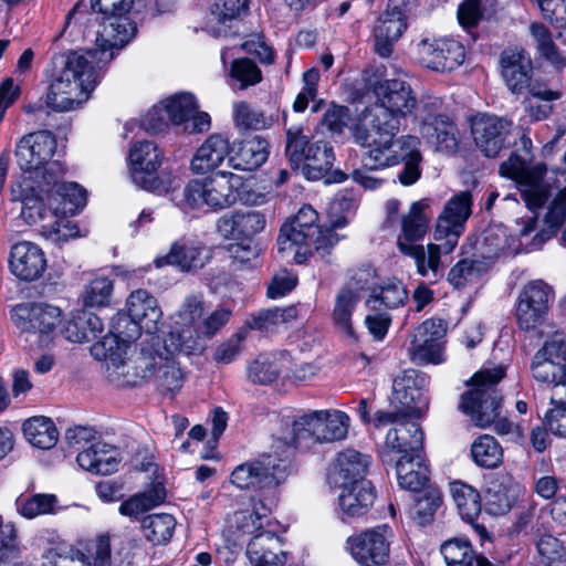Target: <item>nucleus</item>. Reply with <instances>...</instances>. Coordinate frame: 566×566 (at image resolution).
Instances as JSON below:
<instances>
[{
  "label": "nucleus",
  "instance_id": "obj_37",
  "mask_svg": "<svg viewBox=\"0 0 566 566\" xmlns=\"http://www.w3.org/2000/svg\"><path fill=\"white\" fill-rule=\"evenodd\" d=\"M374 501L375 491L370 481L358 479L353 483H342L338 509L344 521L366 514Z\"/></svg>",
  "mask_w": 566,
  "mask_h": 566
},
{
  "label": "nucleus",
  "instance_id": "obj_25",
  "mask_svg": "<svg viewBox=\"0 0 566 566\" xmlns=\"http://www.w3.org/2000/svg\"><path fill=\"white\" fill-rule=\"evenodd\" d=\"M11 317L21 332L51 335L63 319V311L49 302H28L12 308Z\"/></svg>",
  "mask_w": 566,
  "mask_h": 566
},
{
  "label": "nucleus",
  "instance_id": "obj_60",
  "mask_svg": "<svg viewBox=\"0 0 566 566\" xmlns=\"http://www.w3.org/2000/svg\"><path fill=\"white\" fill-rule=\"evenodd\" d=\"M471 455L476 465L493 469L502 463L503 449L494 437L482 434L473 441Z\"/></svg>",
  "mask_w": 566,
  "mask_h": 566
},
{
  "label": "nucleus",
  "instance_id": "obj_5",
  "mask_svg": "<svg viewBox=\"0 0 566 566\" xmlns=\"http://www.w3.org/2000/svg\"><path fill=\"white\" fill-rule=\"evenodd\" d=\"M153 340L148 349L147 382L153 384L161 395L175 396L186 381V373L176 359L177 355L199 354L201 346L192 338L181 343L177 335H165Z\"/></svg>",
  "mask_w": 566,
  "mask_h": 566
},
{
  "label": "nucleus",
  "instance_id": "obj_3",
  "mask_svg": "<svg viewBox=\"0 0 566 566\" xmlns=\"http://www.w3.org/2000/svg\"><path fill=\"white\" fill-rule=\"evenodd\" d=\"M96 46L80 54L70 53L53 80L46 94L45 103L56 112H70L81 107L95 88L98 75L95 65L102 67L108 62L99 61L101 52Z\"/></svg>",
  "mask_w": 566,
  "mask_h": 566
},
{
  "label": "nucleus",
  "instance_id": "obj_4",
  "mask_svg": "<svg viewBox=\"0 0 566 566\" xmlns=\"http://www.w3.org/2000/svg\"><path fill=\"white\" fill-rule=\"evenodd\" d=\"M11 199L20 203V218L30 226L40 224L41 234L55 244H62L84 234L70 219H55L46 203L45 181L22 176L11 186Z\"/></svg>",
  "mask_w": 566,
  "mask_h": 566
},
{
  "label": "nucleus",
  "instance_id": "obj_43",
  "mask_svg": "<svg viewBox=\"0 0 566 566\" xmlns=\"http://www.w3.org/2000/svg\"><path fill=\"white\" fill-rule=\"evenodd\" d=\"M396 479L400 489L420 492L430 486L429 468L421 453L403 454L396 462Z\"/></svg>",
  "mask_w": 566,
  "mask_h": 566
},
{
  "label": "nucleus",
  "instance_id": "obj_29",
  "mask_svg": "<svg viewBox=\"0 0 566 566\" xmlns=\"http://www.w3.org/2000/svg\"><path fill=\"white\" fill-rule=\"evenodd\" d=\"M418 53L424 66L439 72L452 71L465 59L462 43L451 38L424 39L418 44Z\"/></svg>",
  "mask_w": 566,
  "mask_h": 566
},
{
  "label": "nucleus",
  "instance_id": "obj_50",
  "mask_svg": "<svg viewBox=\"0 0 566 566\" xmlns=\"http://www.w3.org/2000/svg\"><path fill=\"white\" fill-rule=\"evenodd\" d=\"M104 329L102 319L87 311H80L62 329L65 339L72 343H87L95 339Z\"/></svg>",
  "mask_w": 566,
  "mask_h": 566
},
{
  "label": "nucleus",
  "instance_id": "obj_41",
  "mask_svg": "<svg viewBox=\"0 0 566 566\" xmlns=\"http://www.w3.org/2000/svg\"><path fill=\"white\" fill-rule=\"evenodd\" d=\"M209 260V251L199 243L190 241L175 242L166 255L155 259L156 268L175 265L181 271H192L205 266Z\"/></svg>",
  "mask_w": 566,
  "mask_h": 566
},
{
  "label": "nucleus",
  "instance_id": "obj_53",
  "mask_svg": "<svg viewBox=\"0 0 566 566\" xmlns=\"http://www.w3.org/2000/svg\"><path fill=\"white\" fill-rule=\"evenodd\" d=\"M25 439L35 448L48 450L59 441V430L52 419L38 416L32 417L23 423Z\"/></svg>",
  "mask_w": 566,
  "mask_h": 566
},
{
  "label": "nucleus",
  "instance_id": "obj_47",
  "mask_svg": "<svg viewBox=\"0 0 566 566\" xmlns=\"http://www.w3.org/2000/svg\"><path fill=\"white\" fill-rule=\"evenodd\" d=\"M274 501L264 502L262 499H254L251 510L237 512L234 523L240 532L252 535L261 534L265 531H272L271 513Z\"/></svg>",
  "mask_w": 566,
  "mask_h": 566
},
{
  "label": "nucleus",
  "instance_id": "obj_62",
  "mask_svg": "<svg viewBox=\"0 0 566 566\" xmlns=\"http://www.w3.org/2000/svg\"><path fill=\"white\" fill-rule=\"evenodd\" d=\"M175 526V517L166 513L148 515L142 522L145 537L156 545L168 542L172 536Z\"/></svg>",
  "mask_w": 566,
  "mask_h": 566
},
{
  "label": "nucleus",
  "instance_id": "obj_22",
  "mask_svg": "<svg viewBox=\"0 0 566 566\" xmlns=\"http://www.w3.org/2000/svg\"><path fill=\"white\" fill-rule=\"evenodd\" d=\"M512 128V120L493 114L480 113L470 119L473 142L486 157L500 154L507 144Z\"/></svg>",
  "mask_w": 566,
  "mask_h": 566
},
{
  "label": "nucleus",
  "instance_id": "obj_36",
  "mask_svg": "<svg viewBox=\"0 0 566 566\" xmlns=\"http://www.w3.org/2000/svg\"><path fill=\"white\" fill-rule=\"evenodd\" d=\"M231 142L221 133L209 135L197 148L190 168L195 174L202 175L220 167L231 156Z\"/></svg>",
  "mask_w": 566,
  "mask_h": 566
},
{
  "label": "nucleus",
  "instance_id": "obj_51",
  "mask_svg": "<svg viewBox=\"0 0 566 566\" xmlns=\"http://www.w3.org/2000/svg\"><path fill=\"white\" fill-rule=\"evenodd\" d=\"M440 552L447 566H497L486 557L476 554L467 539L446 541L441 545Z\"/></svg>",
  "mask_w": 566,
  "mask_h": 566
},
{
  "label": "nucleus",
  "instance_id": "obj_2",
  "mask_svg": "<svg viewBox=\"0 0 566 566\" xmlns=\"http://www.w3.org/2000/svg\"><path fill=\"white\" fill-rule=\"evenodd\" d=\"M472 200L469 192L452 197L437 218L433 239L440 243L427 247L416 243H400V252L415 260L417 272L421 276H437L441 266V253H451L462 235L465 222L471 214Z\"/></svg>",
  "mask_w": 566,
  "mask_h": 566
},
{
  "label": "nucleus",
  "instance_id": "obj_24",
  "mask_svg": "<svg viewBox=\"0 0 566 566\" xmlns=\"http://www.w3.org/2000/svg\"><path fill=\"white\" fill-rule=\"evenodd\" d=\"M56 151V139L52 133L40 130L22 136L15 145L18 166L28 176L45 170Z\"/></svg>",
  "mask_w": 566,
  "mask_h": 566
},
{
  "label": "nucleus",
  "instance_id": "obj_6",
  "mask_svg": "<svg viewBox=\"0 0 566 566\" xmlns=\"http://www.w3.org/2000/svg\"><path fill=\"white\" fill-rule=\"evenodd\" d=\"M318 214L307 205L300 208L296 216L285 222L277 238L279 252L282 256L293 255V260L301 264L312 249L327 250L337 243L338 237L329 227L317 226Z\"/></svg>",
  "mask_w": 566,
  "mask_h": 566
},
{
  "label": "nucleus",
  "instance_id": "obj_63",
  "mask_svg": "<svg viewBox=\"0 0 566 566\" xmlns=\"http://www.w3.org/2000/svg\"><path fill=\"white\" fill-rule=\"evenodd\" d=\"M233 119L240 129H265L272 126L273 118L262 111L251 107L245 102L233 104Z\"/></svg>",
  "mask_w": 566,
  "mask_h": 566
},
{
  "label": "nucleus",
  "instance_id": "obj_45",
  "mask_svg": "<svg viewBox=\"0 0 566 566\" xmlns=\"http://www.w3.org/2000/svg\"><path fill=\"white\" fill-rule=\"evenodd\" d=\"M385 444L390 450L403 454L421 453L423 432L418 422L407 417L397 427L388 430Z\"/></svg>",
  "mask_w": 566,
  "mask_h": 566
},
{
  "label": "nucleus",
  "instance_id": "obj_20",
  "mask_svg": "<svg viewBox=\"0 0 566 566\" xmlns=\"http://www.w3.org/2000/svg\"><path fill=\"white\" fill-rule=\"evenodd\" d=\"M394 537L389 525H378L348 537L346 547L359 565L382 566L389 560Z\"/></svg>",
  "mask_w": 566,
  "mask_h": 566
},
{
  "label": "nucleus",
  "instance_id": "obj_23",
  "mask_svg": "<svg viewBox=\"0 0 566 566\" xmlns=\"http://www.w3.org/2000/svg\"><path fill=\"white\" fill-rule=\"evenodd\" d=\"M447 323L441 318H428L412 335L410 357L418 364H440L444 360Z\"/></svg>",
  "mask_w": 566,
  "mask_h": 566
},
{
  "label": "nucleus",
  "instance_id": "obj_49",
  "mask_svg": "<svg viewBox=\"0 0 566 566\" xmlns=\"http://www.w3.org/2000/svg\"><path fill=\"white\" fill-rule=\"evenodd\" d=\"M369 457L354 449H346L337 453L333 473L336 482L353 483L355 480L364 479L369 465Z\"/></svg>",
  "mask_w": 566,
  "mask_h": 566
},
{
  "label": "nucleus",
  "instance_id": "obj_35",
  "mask_svg": "<svg viewBox=\"0 0 566 566\" xmlns=\"http://www.w3.org/2000/svg\"><path fill=\"white\" fill-rule=\"evenodd\" d=\"M501 74L505 85L513 94H522L530 86L532 60L524 50L513 48L501 55Z\"/></svg>",
  "mask_w": 566,
  "mask_h": 566
},
{
  "label": "nucleus",
  "instance_id": "obj_33",
  "mask_svg": "<svg viewBox=\"0 0 566 566\" xmlns=\"http://www.w3.org/2000/svg\"><path fill=\"white\" fill-rule=\"evenodd\" d=\"M245 555L251 566H284L287 562L282 539L273 531L251 537Z\"/></svg>",
  "mask_w": 566,
  "mask_h": 566
},
{
  "label": "nucleus",
  "instance_id": "obj_64",
  "mask_svg": "<svg viewBox=\"0 0 566 566\" xmlns=\"http://www.w3.org/2000/svg\"><path fill=\"white\" fill-rule=\"evenodd\" d=\"M113 281L104 275L92 279L83 292V301L86 306L104 307L111 302L113 293Z\"/></svg>",
  "mask_w": 566,
  "mask_h": 566
},
{
  "label": "nucleus",
  "instance_id": "obj_32",
  "mask_svg": "<svg viewBox=\"0 0 566 566\" xmlns=\"http://www.w3.org/2000/svg\"><path fill=\"white\" fill-rule=\"evenodd\" d=\"M368 272H360L339 290L335 296L332 318L334 325L349 337H354L352 316L360 298V292L365 289Z\"/></svg>",
  "mask_w": 566,
  "mask_h": 566
},
{
  "label": "nucleus",
  "instance_id": "obj_30",
  "mask_svg": "<svg viewBox=\"0 0 566 566\" xmlns=\"http://www.w3.org/2000/svg\"><path fill=\"white\" fill-rule=\"evenodd\" d=\"M266 227V217L258 210H235L221 216L216 224L227 240L250 241Z\"/></svg>",
  "mask_w": 566,
  "mask_h": 566
},
{
  "label": "nucleus",
  "instance_id": "obj_19",
  "mask_svg": "<svg viewBox=\"0 0 566 566\" xmlns=\"http://www.w3.org/2000/svg\"><path fill=\"white\" fill-rule=\"evenodd\" d=\"M290 454L284 450V458L277 459L263 454L259 459L238 465L231 473L230 481L239 489L245 490L274 488L287 475Z\"/></svg>",
  "mask_w": 566,
  "mask_h": 566
},
{
  "label": "nucleus",
  "instance_id": "obj_13",
  "mask_svg": "<svg viewBox=\"0 0 566 566\" xmlns=\"http://www.w3.org/2000/svg\"><path fill=\"white\" fill-rule=\"evenodd\" d=\"M168 120L174 125H182L190 134L205 133L211 127V117L198 111L196 97L190 93H178L154 106L144 118V126L151 132H161Z\"/></svg>",
  "mask_w": 566,
  "mask_h": 566
},
{
  "label": "nucleus",
  "instance_id": "obj_56",
  "mask_svg": "<svg viewBox=\"0 0 566 566\" xmlns=\"http://www.w3.org/2000/svg\"><path fill=\"white\" fill-rule=\"evenodd\" d=\"M296 316V308L293 306L266 308L250 315L245 326L261 332H274L286 323L294 321Z\"/></svg>",
  "mask_w": 566,
  "mask_h": 566
},
{
  "label": "nucleus",
  "instance_id": "obj_40",
  "mask_svg": "<svg viewBox=\"0 0 566 566\" xmlns=\"http://www.w3.org/2000/svg\"><path fill=\"white\" fill-rule=\"evenodd\" d=\"M407 22L403 13L394 8L385 11L374 27V48L378 55L388 57L392 53L394 44L400 39Z\"/></svg>",
  "mask_w": 566,
  "mask_h": 566
},
{
  "label": "nucleus",
  "instance_id": "obj_55",
  "mask_svg": "<svg viewBox=\"0 0 566 566\" xmlns=\"http://www.w3.org/2000/svg\"><path fill=\"white\" fill-rule=\"evenodd\" d=\"M166 499V490L161 483H154L140 493L132 495L119 506V513L128 517L140 514L160 505Z\"/></svg>",
  "mask_w": 566,
  "mask_h": 566
},
{
  "label": "nucleus",
  "instance_id": "obj_42",
  "mask_svg": "<svg viewBox=\"0 0 566 566\" xmlns=\"http://www.w3.org/2000/svg\"><path fill=\"white\" fill-rule=\"evenodd\" d=\"M229 166L237 170L252 171L261 167L269 157V143L260 137L231 143Z\"/></svg>",
  "mask_w": 566,
  "mask_h": 566
},
{
  "label": "nucleus",
  "instance_id": "obj_16",
  "mask_svg": "<svg viewBox=\"0 0 566 566\" xmlns=\"http://www.w3.org/2000/svg\"><path fill=\"white\" fill-rule=\"evenodd\" d=\"M504 373L502 366L481 369L471 379L474 388L461 397L460 409L481 428L492 424L499 417L501 398L494 386L504 377Z\"/></svg>",
  "mask_w": 566,
  "mask_h": 566
},
{
  "label": "nucleus",
  "instance_id": "obj_18",
  "mask_svg": "<svg viewBox=\"0 0 566 566\" xmlns=\"http://www.w3.org/2000/svg\"><path fill=\"white\" fill-rule=\"evenodd\" d=\"M127 315L119 314L115 318L112 334L120 335L126 342H133L140 336V331L153 334L158 329L163 311L157 298L148 291H133L126 301Z\"/></svg>",
  "mask_w": 566,
  "mask_h": 566
},
{
  "label": "nucleus",
  "instance_id": "obj_54",
  "mask_svg": "<svg viewBox=\"0 0 566 566\" xmlns=\"http://www.w3.org/2000/svg\"><path fill=\"white\" fill-rule=\"evenodd\" d=\"M75 547L85 566H112L111 536L106 533L80 541Z\"/></svg>",
  "mask_w": 566,
  "mask_h": 566
},
{
  "label": "nucleus",
  "instance_id": "obj_34",
  "mask_svg": "<svg viewBox=\"0 0 566 566\" xmlns=\"http://www.w3.org/2000/svg\"><path fill=\"white\" fill-rule=\"evenodd\" d=\"M11 272L23 281L39 279L46 268V259L39 245L30 241L15 243L10 253Z\"/></svg>",
  "mask_w": 566,
  "mask_h": 566
},
{
  "label": "nucleus",
  "instance_id": "obj_15",
  "mask_svg": "<svg viewBox=\"0 0 566 566\" xmlns=\"http://www.w3.org/2000/svg\"><path fill=\"white\" fill-rule=\"evenodd\" d=\"M441 105L438 97H422L416 122L426 145L434 153L449 156L458 151L461 134L449 116L439 113Z\"/></svg>",
  "mask_w": 566,
  "mask_h": 566
},
{
  "label": "nucleus",
  "instance_id": "obj_38",
  "mask_svg": "<svg viewBox=\"0 0 566 566\" xmlns=\"http://www.w3.org/2000/svg\"><path fill=\"white\" fill-rule=\"evenodd\" d=\"M203 296H187L174 316L176 331L170 332L167 335H177L181 343L192 338L199 342L202 352L205 345L200 340V323L203 321Z\"/></svg>",
  "mask_w": 566,
  "mask_h": 566
},
{
  "label": "nucleus",
  "instance_id": "obj_17",
  "mask_svg": "<svg viewBox=\"0 0 566 566\" xmlns=\"http://www.w3.org/2000/svg\"><path fill=\"white\" fill-rule=\"evenodd\" d=\"M286 156L293 166L302 167L308 180L321 179L333 167L335 156L326 142L311 143L301 126H292L286 130Z\"/></svg>",
  "mask_w": 566,
  "mask_h": 566
},
{
  "label": "nucleus",
  "instance_id": "obj_58",
  "mask_svg": "<svg viewBox=\"0 0 566 566\" xmlns=\"http://www.w3.org/2000/svg\"><path fill=\"white\" fill-rule=\"evenodd\" d=\"M528 31L539 55L556 69H563L566 57L554 43L549 29L542 22L535 21L530 24Z\"/></svg>",
  "mask_w": 566,
  "mask_h": 566
},
{
  "label": "nucleus",
  "instance_id": "obj_52",
  "mask_svg": "<svg viewBox=\"0 0 566 566\" xmlns=\"http://www.w3.org/2000/svg\"><path fill=\"white\" fill-rule=\"evenodd\" d=\"M392 388L394 398L401 405L407 417H420L427 410L428 399L411 377L396 379Z\"/></svg>",
  "mask_w": 566,
  "mask_h": 566
},
{
  "label": "nucleus",
  "instance_id": "obj_10",
  "mask_svg": "<svg viewBox=\"0 0 566 566\" xmlns=\"http://www.w3.org/2000/svg\"><path fill=\"white\" fill-rule=\"evenodd\" d=\"M369 150L363 157L365 169L375 170L395 166L400 161L405 163L402 171L398 175L403 186L413 185L421 176L420 163V139L412 135H405L397 139L389 138L387 143L377 140L375 144H359Z\"/></svg>",
  "mask_w": 566,
  "mask_h": 566
},
{
  "label": "nucleus",
  "instance_id": "obj_59",
  "mask_svg": "<svg viewBox=\"0 0 566 566\" xmlns=\"http://www.w3.org/2000/svg\"><path fill=\"white\" fill-rule=\"evenodd\" d=\"M450 493L461 517L473 522L481 512L479 492L467 483L454 481L450 483Z\"/></svg>",
  "mask_w": 566,
  "mask_h": 566
},
{
  "label": "nucleus",
  "instance_id": "obj_46",
  "mask_svg": "<svg viewBox=\"0 0 566 566\" xmlns=\"http://www.w3.org/2000/svg\"><path fill=\"white\" fill-rule=\"evenodd\" d=\"M248 0H216L207 22L208 32L214 36L227 35L230 23L248 12Z\"/></svg>",
  "mask_w": 566,
  "mask_h": 566
},
{
  "label": "nucleus",
  "instance_id": "obj_14",
  "mask_svg": "<svg viewBox=\"0 0 566 566\" xmlns=\"http://www.w3.org/2000/svg\"><path fill=\"white\" fill-rule=\"evenodd\" d=\"M552 191L539 207L530 208V214L517 224L518 233L526 237L536 231V243H541L563 226L566 220V171L553 172Z\"/></svg>",
  "mask_w": 566,
  "mask_h": 566
},
{
  "label": "nucleus",
  "instance_id": "obj_44",
  "mask_svg": "<svg viewBox=\"0 0 566 566\" xmlns=\"http://www.w3.org/2000/svg\"><path fill=\"white\" fill-rule=\"evenodd\" d=\"M521 485L509 475L491 480L485 491V509L492 515H503L515 504Z\"/></svg>",
  "mask_w": 566,
  "mask_h": 566
},
{
  "label": "nucleus",
  "instance_id": "obj_61",
  "mask_svg": "<svg viewBox=\"0 0 566 566\" xmlns=\"http://www.w3.org/2000/svg\"><path fill=\"white\" fill-rule=\"evenodd\" d=\"M407 292L402 284L396 280H389L378 289H374L366 301L367 310L374 311L377 307L395 308L403 304Z\"/></svg>",
  "mask_w": 566,
  "mask_h": 566
},
{
  "label": "nucleus",
  "instance_id": "obj_39",
  "mask_svg": "<svg viewBox=\"0 0 566 566\" xmlns=\"http://www.w3.org/2000/svg\"><path fill=\"white\" fill-rule=\"evenodd\" d=\"M76 461L88 472L108 475L118 470L122 457L116 447L94 441L77 454Z\"/></svg>",
  "mask_w": 566,
  "mask_h": 566
},
{
  "label": "nucleus",
  "instance_id": "obj_7",
  "mask_svg": "<svg viewBox=\"0 0 566 566\" xmlns=\"http://www.w3.org/2000/svg\"><path fill=\"white\" fill-rule=\"evenodd\" d=\"M129 343L120 335L108 333L91 347L94 358L105 361L106 377L117 387L140 386L147 382L148 349L142 348L125 358Z\"/></svg>",
  "mask_w": 566,
  "mask_h": 566
},
{
  "label": "nucleus",
  "instance_id": "obj_26",
  "mask_svg": "<svg viewBox=\"0 0 566 566\" xmlns=\"http://www.w3.org/2000/svg\"><path fill=\"white\" fill-rule=\"evenodd\" d=\"M163 161V153L150 140L137 142L129 150V175L133 182L142 189L160 191L161 185L156 176Z\"/></svg>",
  "mask_w": 566,
  "mask_h": 566
},
{
  "label": "nucleus",
  "instance_id": "obj_8",
  "mask_svg": "<svg viewBox=\"0 0 566 566\" xmlns=\"http://www.w3.org/2000/svg\"><path fill=\"white\" fill-rule=\"evenodd\" d=\"M520 147L523 154L513 151L510 157L500 165V175L512 179L521 193L525 205L530 208L539 207L552 191L553 178L543 163L531 165L532 140L525 134L520 138Z\"/></svg>",
  "mask_w": 566,
  "mask_h": 566
},
{
  "label": "nucleus",
  "instance_id": "obj_31",
  "mask_svg": "<svg viewBox=\"0 0 566 566\" xmlns=\"http://www.w3.org/2000/svg\"><path fill=\"white\" fill-rule=\"evenodd\" d=\"M46 203L55 219H69L86 205V190L76 182L45 181Z\"/></svg>",
  "mask_w": 566,
  "mask_h": 566
},
{
  "label": "nucleus",
  "instance_id": "obj_48",
  "mask_svg": "<svg viewBox=\"0 0 566 566\" xmlns=\"http://www.w3.org/2000/svg\"><path fill=\"white\" fill-rule=\"evenodd\" d=\"M428 203L424 201H415L410 205L407 213L401 217V233L397 239V247L400 250V243H415L424 238L431 221L427 213Z\"/></svg>",
  "mask_w": 566,
  "mask_h": 566
},
{
  "label": "nucleus",
  "instance_id": "obj_11",
  "mask_svg": "<svg viewBox=\"0 0 566 566\" xmlns=\"http://www.w3.org/2000/svg\"><path fill=\"white\" fill-rule=\"evenodd\" d=\"M134 0H91L94 11L103 14L96 33V52L99 61L111 62L115 52L123 49L135 35L136 25L129 18Z\"/></svg>",
  "mask_w": 566,
  "mask_h": 566
},
{
  "label": "nucleus",
  "instance_id": "obj_12",
  "mask_svg": "<svg viewBox=\"0 0 566 566\" xmlns=\"http://www.w3.org/2000/svg\"><path fill=\"white\" fill-rule=\"evenodd\" d=\"M349 416L338 409L314 410L294 420L292 439L285 443L291 455L295 448L307 449L314 443H332L347 438Z\"/></svg>",
  "mask_w": 566,
  "mask_h": 566
},
{
  "label": "nucleus",
  "instance_id": "obj_28",
  "mask_svg": "<svg viewBox=\"0 0 566 566\" xmlns=\"http://www.w3.org/2000/svg\"><path fill=\"white\" fill-rule=\"evenodd\" d=\"M505 231L501 228H494L489 231L484 238L490 247L484 260L463 259L455 263L449 271L448 281L455 289H461L469 283L475 282L504 249Z\"/></svg>",
  "mask_w": 566,
  "mask_h": 566
},
{
  "label": "nucleus",
  "instance_id": "obj_1",
  "mask_svg": "<svg viewBox=\"0 0 566 566\" xmlns=\"http://www.w3.org/2000/svg\"><path fill=\"white\" fill-rule=\"evenodd\" d=\"M376 102L367 107L353 127L355 142L375 144L395 138L401 120L418 114L420 101L410 84L400 78L381 80L374 84Z\"/></svg>",
  "mask_w": 566,
  "mask_h": 566
},
{
  "label": "nucleus",
  "instance_id": "obj_21",
  "mask_svg": "<svg viewBox=\"0 0 566 566\" xmlns=\"http://www.w3.org/2000/svg\"><path fill=\"white\" fill-rule=\"evenodd\" d=\"M532 377L541 384L554 385L566 377V338L562 333L548 337L534 354Z\"/></svg>",
  "mask_w": 566,
  "mask_h": 566
},
{
  "label": "nucleus",
  "instance_id": "obj_9",
  "mask_svg": "<svg viewBox=\"0 0 566 566\" xmlns=\"http://www.w3.org/2000/svg\"><path fill=\"white\" fill-rule=\"evenodd\" d=\"M242 177L221 171L203 179H193L184 189L185 202L192 209L208 207L218 211L230 208L239 200L245 205L259 206L265 202V196L255 195L253 199L241 197Z\"/></svg>",
  "mask_w": 566,
  "mask_h": 566
},
{
  "label": "nucleus",
  "instance_id": "obj_57",
  "mask_svg": "<svg viewBox=\"0 0 566 566\" xmlns=\"http://www.w3.org/2000/svg\"><path fill=\"white\" fill-rule=\"evenodd\" d=\"M282 371V356L275 353L261 354L247 366L248 379L258 385L275 381Z\"/></svg>",
  "mask_w": 566,
  "mask_h": 566
},
{
  "label": "nucleus",
  "instance_id": "obj_27",
  "mask_svg": "<svg viewBox=\"0 0 566 566\" xmlns=\"http://www.w3.org/2000/svg\"><path fill=\"white\" fill-rule=\"evenodd\" d=\"M551 298V289L542 281L526 284L516 301L515 315L518 326L524 331L535 329L543 324Z\"/></svg>",
  "mask_w": 566,
  "mask_h": 566
}]
</instances>
